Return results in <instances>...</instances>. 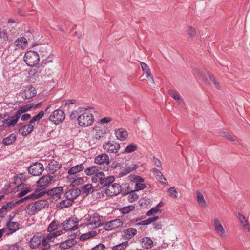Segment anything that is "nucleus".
<instances>
[{
    "mask_svg": "<svg viewBox=\"0 0 250 250\" xmlns=\"http://www.w3.org/2000/svg\"><path fill=\"white\" fill-rule=\"evenodd\" d=\"M78 123L79 126L86 127L91 125L94 121V118L91 112L85 109L80 111V114L77 118Z\"/></svg>",
    "mask_w": 250,
    "mask_h": 250,
    "instance_id": "1",
    "label": "nucleus"
},
{
    "mask_svg": "<svg viewBox=\"0 0 250 250\" xmlns=\"http://www.w3.org/2000/svg\"><path fill=\"white\" fill-rule=\"evenodd\" d=\"M114 181V176H109L105 177L104 173L99 171L93 175L91 178V181L93 183L99 182L103 187H105L109 184H112Z\"/></svg>",
    "mask_w": 250,
    "mask_h": 250,
    "instance_id": "2",
    "label": "nucleus"
},
{
    "mask_svg": "<svg viewBox=\"0 0 250 250\" xmlns=\"http://www.w3.org/2000/svg\"><path fill=\"white\" fill-rule=\"evenodd\" d=\"M20 116L21 115L17 111L11 117L7 113L1 114H0V122L5 124L8 127H13L18 121Z\"/></svg>",
    "mask_w": 250,
    "mask_h": 250,
    "instance_id": "3",
    "label": "nucleus"
},
{
    "mask_svg": "<svg viewBox=\"0 0 250 250\" xmlns=\"http://www.w3.org/2000/svg\"><path fill=\"white\" fill-rule=\"evenodd\" d=\"M40 61L38 53L34 51H27L24 55V61L27 66L33 67L37 65Z\"/></svg>",
    "mask_w": 250,
    "mask_h": 250,
    "instance_id": "4",
    "label": "nucleus"
},
{
    "mask_svg": "<svg viewBox=\"0 0 250 250\" xmlns=\"http://www.w3.org/2000/svg\"><path fill=\"white\" fill-rule=\"evenodd\" d=\"M44 194V192L43 191H40V190L37 189V190H36L35 192L32 193L31 194L27 196H25L23 198H22L16 202H9L6 203V206H7V207L10 210L11 209V208L15 205L16 204L21 203L23 201H24L25 200H35V199L41 197Z\"/></svg>",
    "mask_w": 250,
    "mask_h": 250,
    "instance_id": "5",
    "label": "nucleus"
},
{
    "mask_svg": "<svg viewBox=\"0 0 250 250\" xmlns=\"http://www.w3.org/2000/svg\"><path fill=\"white\" fill-rule=\"evenodd\" d=\"M79 220L77 218L70 217L61 224L64 230L74 231L78 229Z\"/></svg>",
    "mask_w": 250,
    "mask_h": 250,
    "instance_id": "6",
    "label": "nucleus"
},
{
    "mask_svg": "<svg viewBox=\"0 0 250 250\" xmlns=\"http://www.w3.org/2000/svg\"><path fill=\"white\" fill-rule=\"evenodd\" d=\"M65 118V114L62 110L57 109L50 115L49 120L55 124L58 125L62 123Z\"/></svg>",
    "mask_w": 250,
    "mask_h": 250,
    "instance_id": "7",
    "label": "nucleus"
},
{
    "mask_svg": "<svg viewBox=\"0 0 250 250\" xmlns=\"http://www.w3.org/2000/svg\"><path fill=\"white\" fill-rule=\"evenodd\" d=\"M105 193L109 196H116L122 191L121 186L117 183L109 184L107 185Z\"/></svg>",
    "mask_w": 250,
    "mask_h": 250,
    "instance_id": "8",
    "label": "nucleus"
},
{
    "mask_svg": "<svg viewBox=\"0 0 250 250\" xmlns=\"http://www.w3.org/2000/svg\"><path fill=\"white\" fill-rule=\"evenodd\" d=\"M44 171L43 166L39 162H35L28 168L29 173L33 176L40 175Z\"/></svg>",
    "mask_w": 250,
    "mask_h": 250,
    "instance_id": "9",
    "label": "nucleus"
},
{
    "mask_svg": "<svg viewBox=\"0 0 250 250\" xmlns=\"http://www.w3.org/2000/svg\"><path fill=\"white\" fill-rule=\"evenodd\" d=\"M103 147L108 153H116L120 148V145L116 142L108 141L103 145Z\"/></svg>",
    "mask_w": 250,
    "mask_h": 250,
    "instance_id": "10",
    "label": "nucleus"
},
{
    "mask_svg": "<svg viewBox=\"0 0 250 250\" xmlns=\"http://www.w3.org/2000/svg\"><path fill=\"white\" fill-rule=\"evenodd\" d=\"M53 179V176L50 175H46L42 177L37 182L38 187H40L42 189L45 188L51 183Z\"/></svg>",
    "mask_w": 250,
    "mask_h": 250,
    "instance_id": "11",
    "label": "nucleus"
},
{
    "mask_svg": "<svg viewBox=\"0 0 250 250\" xmlns=\"http://www.w3.org/2000/svg\"><path fill=\"white\" fill-rule=\"evenodd\" d=\"M214 227L216 232L218 234L221 238H225L226 237L225 230L218 218L214 219Z\"/></svg>",
    "mask_w": 250,
    "mask_h": 250,
    "instance_id": "12",
    "label": "nucleus"
},
{
    "mask_svg": "<svg viewBox=\"0 0 250 250\" xmlns=\"http://www.w3.org/2000/svg\"><path fill=\"white\" fill-rule=\"evenodd\" d=\"M22 97L26 99H30L37 95V90L32 86L26 87L24 92L21 93Z\"/></svg>",
    "mask_w": 250,
    "mask_h": 250,
    "instance_id": "13",
    "label": "nucleus"
},
{
    "mask_svg": "<svg viewBox=\"0 0 250 250\" xmlns=\"http://www.w3.org/2000/svg\"><path fill=\"white\" fill-rule=\"evenodd\" d=\"M80 194V190L78 188H73L68 190L65 193V197L68 200L74 201Z\"/></svg>",
    "mask_w": 250,
    "mask_h": 250,
    "instance_id": "14",
    "label": "nucleus"
},
{
    "mask_svg": "<svg viewBox=\"0 0 250 250\" xmlns=\"http://www.w3.org/2000/svg\"><path fill=\"white\" fill-rule=\"evenodd\" d=\"M34 129V126L29 122L28 124L21 127L19 130V134L25 136L31 133Z\"/></svg>",
    "mask_w": 250,
    "mask_h": 250,
    "instance_id": "15",
    "label": "nucleus"
},
{
    "mask_svg": "<svg viewBox=\"0 0 250 250\" xmlns=\"http://www.w3.org/2000/svg\"><path fill=\"white\" fill-rule=\"evenodd\" d=\"M107 128L102 125L96 127L95 137L96 139L100 140L104 139L107 131Z\"/></svg>",
    "mask_w": 250,
    "mask_h": 250,
    "instance_id": "16",
    "label": "nucleus"
},
{
    "mask_svg": "<svg viewBox=\"0 0 250 250\" xmlns=\"http://www.w3.org/2000/svg\"><path fill=\"white\" fill-rule=\"evenodd\" d=\"M94 162L97 164H103L106 163L108 165L109 163V157L106 154L98 155L95 158Z\"/></svg>",
    "mask_w": 250,
    "mask_h": 250,
    "instance_id": "17",
    "label": "nucleus"
},
{
    "mask_svg": "<svg viewBox=\"0 0 250 250\" xmlns=\"http://www.w3.org/2000/svg\"><path fill=\"white\" fill-rule=\"evenodd\" d=\"M100 217L98 214H94L88 220V225H94L95 228L101 226L103 224L100 221Z\"/></svg>",
    "mask_w": 250,
    "mask_h": 250,
    "instance_id": "18",
    "label": "nucleus"
},
{
    "mask_svg": "<svg viewBox=\"0 0 250 250\" xmlns=\"http://www.w3.org/2000/svg\"><path fill=\"white\" fill-rule=\"evenodd\" d=\"M63 192V188L62 187L54 188L49 189L47 191V193L48 195L56 196V197H60L61 194H62Z\"/></svg>",
    "mask_w": 250,
    "mask_h": 250,
    "instance_id": "19",
    "label": "nucleus"
},
{
    "mask_svg": "<svg viewBox=\"0 0 250 250\" xmlns=\"http://www.w3.org/2000/svg\"><path fill=\"white\" fill-rule=\"evenodd\" d=\"M84 168L83 164L76 165L71 167L68 171V174L70 175H75L77 173L83 171Z\"/></svg>",
    "mask_w": 250,
    "mask_h": 250,
    "instance_id": "20",
    "label": "nucleus"
},
{
    "mask_svg": "<svg viewBox=\"0 0 250 250\" xmlns=\"http://www.w3.org/2000/svg\"><path fill=\"white\" fill-rule=\"evenodd\" d=\"M115 134L117 138L121 141L125 140L128 136L127 131L124 128H119L115 130Z\"/></svg>",
    "mask_w": 250,
    "mask_h": 250,
    "instance_id": "21",
    "label": "nucleus"
},
{
    "mask_svg": "<svg viewBox=\"0 0 250 250\" xmlns=\"http://www.w3.org/2000/svg\"><path fill=\"white\" fill-rule=\"evenodd\" d=\"M6 226L10 233H13L19 229L20 224L17 222L8 221Z\"/></svg>",
    "mask_w": 250,
    "mask_h": 250,
    "instance_id": "22",
    "label": "nucleus"
},
{
    "mask_svg": "<svg viewBox=\"0 0 250 250\" xmlns=\"http://www.w3.org/2000/svg\"><path fill=\"white\" fill-rule=\"evenodd\" d=\"M136 191H135V190L126 191V190L125 189V190L123 191V194H128L127 197L128 201L131 203L136 201L139 198L138 195L135 192Z\"/></svg>",
    "mask_w": 250,
    "mask_h": 250,
    "instance_id": "23",
    "label": "nucleus"
},
{
    "mask_svg": "<svg viewBox=\"0 0 250 250\" xmlns=\"http://www.w3.org/2000/svg\"><path fill=\"white\" fill-rule=\"evenodd\" d=\"M61 167L60 164L56 161H52L48 165V170L52 174L54 173Z\"/></svg>",
    "mask_w": 250,
    "mask_h": 250,
    "instance_id": "24",
    "label": "nucleus"
},
{
    "mask_svg": "<svg viewBox=\"0 0 250 250\" xmlns=\"http://www.w3.org/2000/svg\"><path fill=\"white\" fill-rule=\"evenodd\" d=\"M125 237L129 239L133 238L137 233V229L134 228H129L123 231Z\"/></svg>",
    "mask_w": 250,
    "mask_h": 250,
    "instance_id": "25",
    "label": "nucleus"
},
{
    "mask_svg": "<svg viewBox=\"0 0 250 250\" xmlns=\"http://www.w3.org/2000/svg\"><path fill=\"white\" fill-rule=\"evenodd\" d=\"M100 169H101V167L93 165L85 168L84 172L87 176L93 175L99 171Z\"/></svg>",
    "mask_w": 250,
    "mask_h": 250,
    "instance_id": "26",
    "label": "nucleus"
},
{
    "mask_svg": "<svg viewBox=\"0 0 250 250\" xmlns=\"http://www.w3.org/2000/svg\"><path fill=\"white\" fill-rule=\"evenodd\" d=\"M36 208H35L37 210L38 212L43 209L44 208L48 207V202L46 200H40L34 202Z\"/></svg>",
    "mask_w": 250,
    "mask_h": 250,
    "instance_id": "27",
    "label": "nucleus"
},
{
    "mask_svg": "<svg viewBox=\"0 0 250 250\" xmlns=\"http://www.w3.org/2000/svg\"><path fill=\"white\" fill-rule=\"evenodd\" d=\"M27 44V39L24 37L18 38L14 42V44L17 48H24Z\"/></svg>",
    "mask_w": 250,
    "mask_h": 250,
    "instance_id": "28",
    "label": "nucleus"
},
{
    "mask_svg": "<svg viewBox=\"0 0 250 250\" xmlns=\"http://www.w3.org/2000/svg\"><path fill=\"white\" fill-rule=\"evenodd\" d=\"M41 237L34 236L29 242V245L32 249H36L41 244Z\"/></svg>",
    "mask_w": 250,
    "mask_h": 250,
    "instance_id": "29",
    "label": "nucleus"
},
{
    "mask_svg": "<svg viewBox=\"0 0 250 250\" xmlns=\"http://www.w3.org/2000/svg\"><path fill=\"white\" fill-rule=\"evenodd\" d=\"M140 65L142 68V70L144 73L146 74V77L147 78H151L153 83H154V81L152 76L151 75L150 70L147 65L143 62H140Z\"/></svg>",
    "mask_w": 250,
    "mask_h": 250,
    "instance_id": "30",
    "label": "nucleus"
},
{
    "mask_svg": "<svg viewBox=\"0 0 250 250\" xmlns=\"http://www.w3.org/2000/svg\"><path fill=\"white\" fill-rule=\"evenodd\" d=\"M70 179L73 187L77 186L79 185L83 184L84 182L83 178L82 177H77L76 175L73 176L70 178H68Z\"/></svg>",
    "mask_w": 250,
    "mask_h": 250,
    "instance_id": "31",
    "label": "nucleus"
},
{
    "mask_svg": "<svg viewBox=\"0 0 250 250\" xmlns=\"http://www.w3.org/2000/svg\"><path fill=\"white\" fill-rule=\"evenodd\" d=\"M16 139V135L12 133L3 139L2 143L6 146L10 145L15 141Z\"/></svg>",
    "mask_w": 250,
    "mask_h": 250,
    "instance_id": "32",
    "label": "nucleus"
},
{
    "mask_svg": "<svg viewBox=\"0 0 250 250\" xmlns=\"http://www.w3.org/2000/svg\"><path fill=\"white\" fill-rule=\"evenodd\" d=\"M143 247L145 249H150L153 246V242L149 237H145L142 239Z\"/></svg>",
    "mask_w": 250,
    "mask_h": 250,
    "instance_id": "33",
    "label": "nucleus"
},
{
    "mask_svg": "<svg viewBox=\"0 0 250 250\" xmlns=\"http://www.w3.org/2000/svg\"><path fill=\"white\" fill-rule=\"evenodd\" d=\"M35 208L36 205H35V203H32L27 205L26 207L25 210L26 213L29 215H34L36 212H38L37 210Z\"/></svg>",
    "mask_w": 250,
    "mask_h": 250,
    "instance_id": "34",
    "label": "nucleus"
},
{
    "mask_svg": "<svg viewBox=\"0 0 250 250\" xmlns=\"http://www.w3.org/2000/svg\"><path fill=\"white\" fill-rule=\"evenodd\" d=\"M123 224V222L120 219L109 221V226L112 227L113 230H116L117 229L122 227Z\"/></svg>",
    "mask_w": 250,
    "mask_h": 250,
    "instance_id": "35",
    "label": "nucleus"
},
{
    "mask_svg": "<svg viewBox=\"0 0 250 250\" xmlns=\"http://www.w3.org/2000/svg\"><path fill=\"white\" fill-rule=\"evenodd\" d=\"M135 207L133 205H130L127 206L119 208V211L122 214L128 213L131 211L134 210Z\"/></svg>",
    "mask_w": 250,
    "mask_h": 250,
    "instance_id": "36",
    "label": "nucleus"
},
{
    "mask_svg": "<svg viewBox=\"0 0 250 250\" xmlns=\"http://www.w3.org/2000/svg\"><path fill=\"white\" fill-rule=\"evenodd\" d=\"M34 106V104H28L22 106L20 107L17 111L20 113L21 115L22 113L26 112L29 110H30L32 107Z\"/></svg>",
    "mask_w": 250,
    "mask_h": 250,
    "instance_id": "37",
    "label": "nucleus"
},
{
    "mask_svg": "<svg viewBox=\"0 0 250 250\" xmlns=\"http://www.w3.org/2000/svg\"><path fill=\"white\" fill-rule=\"evenodd\" d=\"M129 245V242L127 241L123 242L121 243H119L115 246H113L112 248L113 250H125L127 247Z\"/></svg>",
    "mask_w": 250,
    "mask_h": 250,
    "instance_id": "38",
    "label": "nucleus"
},
{
    "mask_svg": "<svg viewBox=\"0 0 250 250\" xmlns=\"http://www.w3.org/2000/svg\"><path fill=\"white\" fill-rule=\"evenodd\" d=\"M74 202V201H71V200H68L66 199V200H63L60 202L58 204V207L61 208H67L71 205Z\"/></svg>",
    "mask_w": 250,
    "mask_h": 250,
    "instance_id": "39",
    "label": "nucleus"
},
{
    "mask_svg": "<svg viewBox=\"0 0 250 250\" xmlns=\"http://www.w3.org/2000/svg\"><path fill=\"white\" fill-rule=\"evenodd\" d=\"M60 227V224L58 221H53L48 226L47 230L49 232L54 231Z\"/></svg>",
    "mask_w": 250,
    "mask_h": 250,
    "instance_id": "40",
    "label": "nucleus"
},
{
    "mask_svg": "<svg viewBox=\"0 0 250 250\" xmlns=\"http://www.w3.org/2000/svg\"><path fill=\"white\" fill-rule=\"evenodd\" d=\"M197 202L199 205L202 207H205L207 205L206 202L204 198L203 194L199 191H197Z\"/></svg>",
    "mask_w": 250,
    "mask_h": 250,
    "instance_id": "41",
    "label": "nucleus"
},
{
    "mask_svg": "<svg viewBox=\"0 0 250 250\" xmlns=\"http://www.w3.org/2000/svg\"><path fill=\"white\" fill-rule=\"evenodd\" d=\"M81 189L86 195L92 193L94 191L93 187L91 184H87L83 186Z\"/></svg>",
    "mask_w": 250,
    "mask_h": 250,
    "instance_id": "42",
    "label": "nucleus"
},
{
    "mask_svg": "<svg viewBox=\"0 0 250 250\" xmlns=\"http://www.w3.org/2000/svg\"><path fill=\"white\" fill-rule=\"evenodd\" d=\"M138 148V146L135 144H130L128 145L125 149L124 152L126 153H130L136 151Z\"/></svg>",
    "mask_w": 250,
    "mask_h": 250,
    "instance_id": "43",
    "label": "nucleus"
},
{
    "mask_svg": "<svg viewBox=\"0 0 250 250\" xmlns=\"http://www.w3.org/2000/svg\"><path fill=\"white\" fill-rule=\"evenodd\" d=\"M187 34L188 39H192L196 35V31L195 29L192 26H189L187 30Z\"/></svg>",
    "mask_w": 250,
    "mask_h": 250,
    "instance_id": "44",
    "label": "nucleus"
},
{
    "mask_svg": "<svg viewBox=\"0 0 250 250\" xmlns=\"http://www.w3.org/2000/svg\"><path fill=\"white\" fill-rule=\"evenodd\" d=\"M168 93L173 99L176 101L178 103H180V96L177 91L173 90H169L168 91Z\"/></svg>",
    "mask_w": 250,
    "mask_h": 250,
    "instance_id": "45",
    "label": "nucleus"
},
{
    "mask_svg": "<svg viewBox=\"0 0 250 250\" xmlns=\"http://www.w3.org/2000/svg\"><path fill=\"white\" fill-rule=\"evenodd\" d=\"M44 115V112L42 110L40 111L38 114L34 116L31 120L29 121L30 123L32 124L35 122L39 121L42 119Z\"/></svg>",
    "mask_w": 250,
    "mask_h": 250,
    "instance_id": "46",
    "label": "nucleus"
},
{
    "mask_svg": "<svg viewBox=\"0 0 250 250\" xmlns=\"http://www.w3.org/2000/svg\"><path fill=\"white\" fill-rule=\"evenodd\" d=\"M238 217L241 224L245 229H247V227L248 226L249 224L248 220L246 219V217L241 213H238Z\"/></svg>",
    "mask_w": 250,
    "mask_h": 250,
    "instance_id": "47",
    "label": "nucleus"
},
{
    "mask_svg": "<svg viewBox=\"0 0 250 250\" xmlns=\"http://www.w3.org/2000/svg\"><path fill=\"white\" fill-rule=\"evenodd\" d=\"M161 213L162 212V210L158 208H157V207H153L152 208H151L150 210H149L146 213V214L148 216H151L155 213Z\"/></svg>",
    "mask_w": 250,
    "mask_h": 250,
    "instance_id": "48",
    "label": "nucleus"
},
{
    "mask_svg": "<svg viewBox=\"0 0 250 250\" xmlns=\"http://www.w3.org/2000/svg\"><path fill=\"white\" fill-rule=\"evenodd\" d=\"M156 179L160 182H161L163 185H168V182L167 179L164 177L162 173L161 174H158L156 176Z\"/></svg>",
    "mask_w": 250,
    "mask_h": 250,
    "instance_id": "49",
    "label": "nucleus"
},
{
    "mask_svg": "<svg viewBox=\"0 0 250 250\" xmlns=\"http://www.w3.org/2000/svg\"><path fill=\"white\" fill-rule=\"evenodd\" d=\"M168 192L170 197L175 198L177 197L178 193L174 187L170 188L168 189Z\"/></svg>",
    "mask_w": 250,
    "mask_h": 250,
    "instance_id": "50",
    "label": "nucleus"
},
{
    "mask_svg": "<svg viewBox=\"0 0 250 250\" xmlns=\"http://www.w3.org/2000/svg\"><path fill=\"white\" fill-rule=\"evenodd\" d=\"M146 188V185L145 184L141 183H137L135 184V191H138L143 190Z\"/></svg>",
    "mask_w": 250,
    "mask_h": 250,
    "instance_id": "51",
    "label": "nucleus"
},
{
    "mask_svg": "<svg viewBox=\"0 0 250 250\" xmlns=\"http://www.w3.org/2000/svg\"><path fill=\"white\" fill-rule=\"evenodd\" d=\"M8 210H10V209L6 205H3L0 209V217H3Z\"/></svg>",
    "mask_w": 250,
    "mask_h": 250,
    "instance_id": "52",
    "label": "nucleus"
},
{
    "mask_svg": "<svg viewBox=\"0 0 250 250\" xmlns=\"http://www.w3.org/2000/svg\"><path fill=\"white\" fill-rule=\"evenodd\" d=\"M76 100L74 99L69 100L67 101L63 102L62 104V107H66L69 106L70 105H73L76 103Z\"/></svg>",
    "mask_w": 250,
    "mask_h": 250,
    "instance_id": "53",
    "label": "nucleus"
},
{
    "mask_svg": "<svg viewBox=\"0 0 250 250\" xmlns=\"http://www.w3.org/2000/svg\"><path fill=\"white\" fill-rule=\"evenodd\" d=\"M221 135L225 137L228 140L231 141H235L236 140L228 132H223L221 133Z\"/></svg>",
    "mask_w": 250,
    "mask_h": 250,
    "instance_id": "54",
    "label": "nucleus"
},
{
    "mask_svg": "<svg viewBox=\"0 0 250 250\" xmlns=\"http://www.w3.org/2000/svg\"><path fill=\"white\" fill-rule=\"evenodd\" d=\"M105 246L102 243H99L95 247H93L91 250H104Z\"/></svg>",
    "mask_w": 250,
    "mask_h": 250,
    "instance_id": "55",
    "label": "nucleus"
},
{
    "mask_svg": "<svg viewBox=\"0 0 250 250\" xmlns=\"http://www.w3.org/2000/svg\"><path fill=\"white\" fill-rule=\"evenodd\" d=\"M7 250H21V248L18 244H15L8 246Z\"/></svg>",
    "mask_w": 250,
    "mask_h": 250,
    "instance_id": "56",
    "label": "nucleus"
},
{
    "mask_svg": "<svg viewBox=\"0 0 250 250\" xmlns=\"http://www.w3.org/2000/svg\"><path fill=\"white\" fill-rule=\"evenodd\" d=\"M112 121V118L110 117H104L103 118H102L100 120V123L103 124V123H107L110 122Z\"/></svg>",
    "mask_w": 250,
    "mask_h": 250,
    "instance_id": "57",
    "label": "nucleus"
},
{
    "mask_svg": "<svg viewBox=\"0 0 250 250\" xmlns=\"http://www.w3.org/2000/svg\"><path fill=\"white\" fill-rule=\"evenodd\" d=\"M60 248L62 250H65L69 248V247L67 245L66 241H64L63 242L61 243L59 246Z\"/></svg>",
    "mask_w": 250,
    "mask_h": 250,
    "instance_id": "58",
    "label": "nucleus"
},
{
    "mask_svg": "<svg viewBox=\"0 0 250 250\" xmlns=\"http://www.w3.org/2000/svg\"><path fill=\"white\" fill-rule=\"evenodd\" d=\"M69 248L74 245L76 243V241L74 239H69L65 241Z\"/></svg>",
    "mask_w": 250,
    "mask_h": 250,
    "instance_id": "59",
    "label": "nucleus"
},
{
    "mask_svg": "<svg viewBox=\"0 0 250 250\" xmlns=\"http://www.w3.org/2000/svg\"><path fill=\"white\" fill-rule=\"evenodd\" d=\"M79 113H79L78 111L77 110L72 111L69 115L70 118L71 119H74L76 118L77 117L78 118V114Z\"/></svg>",
    "mask_w": 250,
    "mask_h": 250,
    "instance_id": "60",
    "label": "nucleus"
},
{
    "mask_svg": "<svg viewBox=\"0 0 250 250\" xmlns=\"http://www.w3.org/2000/svg\"><path fill=\"white\" fill-rule=\"evenodd\" d=\"M46 237L47 238V239H48V240L51 241L52 239L57 237V236L55 232H52L46 235Z\"/></svg>",
    "mask_w": 250,
    "mask_h": 250,
    "instance_id": "61",
    "label": "nucleus"
},
{
    "mask_svg": "<svg viewBox=\"0 0 250 250\" xmlns=\"http://www.w3.org/2000/svg\"><path fill=\"white\" fill-rule=\"evenodd\" d=\"M90 235H89V232L87 233H84L81 235L80 237V239L81 240L83 241L86 240L89 238H90Z\"/></svg>",
    "mask_w": 250,
    "mask_h": 250,
    "instance_id": "62",
    "label": "nucleus"
},
{
    "mask_svg": "<svg viewBox=\"0 0 250 250\" xmlns=\"http://www.w3.org/2000/svg\"><path fill=\"white\" fill-rule=\"evenodd\" d=\"M153 228L155 230H159L161 229L162 225L161 222H157L153 223Z\"/></svg>",
    "mask_w": 250,
    "mask_h": 250,
    "instance_id": "63",
    "label": "nucleus"
},
{
    "mask_svg": "<svg viewBox=\"0 0 250 250\" xmlns=\"http://www.w3.org/2000/svg\"><path fill=\"white\" fill-rule=\"evenodd\" d=\"M42 241H41V243L42 244V245L44 246V247H48L49 245H50L49 244H48V241L49 240H48V239H47V238L45 237H44L42 239H41Z\"/></svg>",
    "mask_w": 250,
    "mask_h": 250,
    "instance_id": "64",
    "label": "nucleus"
}]
</instances>
